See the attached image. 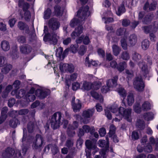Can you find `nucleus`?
Returning <instances> with one entry per match:
<instances>
[{
	"instance_id": "obj_1",
	"label": "nucleus",
	"mask_w": 158,
	"mask_h": 158,
	"mask_svg": "<svg viewBox=\"0 0 158 158\" xmlns=\"http://www.w3.org/2000/svg\"><path fill=\"white\" fill-rule=\"evenodd\" d=\"M61 118L62 114L60 112L55 113L52 116L50 123L53 129H56L60 127L62 123L61 121Z\"/></svg>"
},
{
	"instance_id": "obj_2",
	"label": "nucleus",
	"mask_w": 158,
	"mask_h": 158,
	"mask_svg": "<svg viewBox=\"0 0 158 158\" xmlns=\"http://www.w3.org/2000/svg\"><path fill=\"white\" fill-rule=\"evenodd\" d=\"M30 138L32 139V147L34 149H38L42 147L44 141L42 135L39 134H37L35 139L33 136H31Z\"/></svg>"
},
{
	"instance_id": "obj_3",
	"label": "nucleus",
	"mask_w": 158,
	"mask_h": 158,
	"mask_svg": "<svg viewBox=\"0 0 158 158\" xmlns=\"http://www.w3.org/2000/svg\"><path fill=\"white\" fill-rule=\"evenodd\" d=\"M132 109L131 108L125 109L123 107H120L118 109L119 115L124 117L128 122H131L132 120L131 117Z\"/></svg>"
},
{
	"instance_id": "obj_4",
	"label": "nucleus",
	"mask_w": 158,
	"mask_h": 158,
	"mask_svg": "<svg viewBox=\"0 0 158 158\" xmlns=\"http://www.w3.org/2000/svg\"><path fill=\"white\" fill-rule=\"evenodd\" d=\"M135 89L139 92H142L144 90L145 84L141 77H136L133 82Z\"/></svg>"
},
{
	"instance_id": "obj_5",
	"label": "nucleus",
	"mask_w": 158,
	"mask_h": 158,
	"mask_svg": "<svg viewBox=\"0 0 158 158\" xmlns=\"http://www.w3.org/2000/svg\"><path fill=\"white\" fill-rule=\"evenodd\" d=\"M57 35L55 33L50 34L49 33H45L44 37L43 40L45 42H48L50 44L55 45L57 44L58 40L56 38Z\"/></svg>"
},
{
	"instance_id": "obj_6",
	"label": "nucleus",
	"mask_w": 158,
	"mask_h": 158,
	"mask_svg": "<svg viewBox=\"0 0 158 158\" xmlns=\"http://www.w3.org/2000/svg\"><path fill=\"white\" fill-rule=\"evenodd\" d=\"M138 66L141 70V72L145 77H147V75L149 73L148 67L147 64L143 60H142L141 61L139 62L138 63Z\"/></svg>"
},
{
	"instance_id": "obj_7",
	"label": "nucleus",
	"mask_w": 158,
	"mask_h": 158,
	"mask_svg": "<svg viewBox=\"0 0 158 158\" xmlns=\"http://www.w3.org/2000/svg\"><path fill=\"white\" fill-rule=\"evenodd\" d=\"M50 91L49 89H37L35 92V95L40 99L45 98L50 94Z\"/></svg>"
},
{
	"instance_id": "obj_8",
	"label": "nucleus",
	"mask_w": 158,
	"mask_h": 158,
	"mask_svg": "<svg viewBox=\"0 0 158 158\" xmlns=\"http://www.w3.org/2000/svg\"><path fill=\"white\" fill-rule=\"evenodd\" d=\"M48 23L49 27L53 31L58 29L60 26V22L54 18L50 19Z\"/></svg>"
},
{
	"instance_id": "obj_9",
	"label": "nucleus",
	"mask_w": 158,
	"mask_h": 158,
	"mask_svg": "<svg viewBox=\"0 0 158 158\" xmlns=\"http://www.w3.org/2000/svg\"><path fill=\"white\" fill-rule=\"evenodd\" d=\"M60 69L61 72L68 71L71 73L73 72L74 67L73 65L72 64L61 63L60 65Z\"/></svg>"
},
{
	"instance_id": "obj_10",
	"label": "nucleus",
	"mask_w": 158,
	"mask_h": 158,
	"mask_svg": "<svg viewBox=\"0 0 158 158\" xmlns=\"http://www.w3.org/2000/svg\"><path fill=\"white\" fill-rule=\"evenodd\" d=\"M142 30L146 34L150 32H155L158 29V27L154 24H152L148 26H144L142 27Z\"/></svg>"
},
{
	"instance_id": "obj_11",
	"label": "nucleus",
	"mask_w": 158,
	"mask_h": 158,
	"mask_svg": "<svg viewBox=\"0 0 158 158\" xmlns=\"http://www.w3.org/2000/svg\"><path fill=\"white\" fill-rule=\"evenodd\" d=\"M26 91L24 89H20L18 90L16 89L13 90L11 92V94L13 95H15L16 98L18 99H20L25 96Z\"/></svg>"
},
{
	"instance_id": "obj_12",
	"label": "nucleus",
	"mask_w": 158,
	"mask_h": 158,
	"mask_svg": "<svg viewBox=\"0 0 158 158\" xmlns=\"http://www.w3.org/2000/svg\"><path fill=\"white\" fill-rule=\"evenodd\" d=\"M21 52L23 54H27L32 51V48L27 44H23L20 47Z\"/></svg>"
},
{
	"instance_id": "obj_13",
	"label": "nucleus",
	"mask_w": 158,
	"mask_h": 158,
	"mask_svg": "<svg viewBox=\"0 0 158 158\" xmlns=\"http://www.w3.org/2000/svg\"><path fill=\"white\" fill-rule=\"evenodd\" d=\"M15 150L10 147L7 148L2 153V156L5 158H10L14 154Z\"/></svg>"
},
{
	"instance_id": "obj_14",
	"label": "nucleus",
	"mask_w": 158,
	"mask_h": 158,
	"mask_svg": "<svg viewBox=\"0 0 158 158\" xmlns=\"http://www.w3.org/2000/svg\"><path fill=\"white\" fill-rule=\"evenodd\" d=\"M83 27L82 25L78 26L77 28H76L74 31H73L71 34V35L73 39H74L76 36H78L83 32Z\"/></svg>"
},
{
	"instance_id": "obj_15",
	"label": "nucleus",
	"mask_w": 158,
	"mask_h": 158,
	"mask_svg": "<svg viewBox=\"0 0 158 158\" xmlns=\"http://www.w3.org/2000/svg\"><path fill=\"white\" fill-rule=\"evenodd\" d=\"M118 78V76H115L113 78L108 80L106 82V85L109 88L115 87L117 85V81Z\"/></svg>"
},
{
	"instance_id": "obj_16",
	"label": "nucleus",
	"mask_w": 158,
	"mask_h": 158,
	"mask_svg": "<svg viewBox=\"0 0 158 158\" xmlns=\"http://www.w3.org/2000/svg\"><path fill=\"white\" fill-rule=\"evenodd\" d=\"M154 15L149 13L145 16L143 19L142 22L143 24H147L150 23L152 21L154 18Z\"/></svg>"
},
{
	"instance_id": "obj_17",
	"label": "nucleus",
	"mask_w": 158,
	"mask_h": 158,
	"mask_svg": "<svg viewBox=\"0 0 158 158\" xmlns=\"http://www.w3.org/2000/svg\"><path fill=\"white\" fill-rule=\"evenodd\" d=\"M106 141L105 140L100 139L98 141V144L99 146L102 148L109 147V142L108 137H106Z\"/></svg>"
},
{
	"instance_id": "obj_18",
	"label": "nucleus",
	"mask_w": 158,
	"mask_h": 158,
	"mask_svg": "<svg viewBox=\"0 0 158 158\" xmlns=\"http://www.w3.org/2000/svg\"><path fill=\"white\" fill-rule=\"evenodd\" d=\"M94 111V108L85 110L83 112L82 117L90 118L93 115Z\"/></svg>"
},
{
	"instance_id": "obj_19",
	"label": "nucleus",
	"mask_w": 158,
	"mask_h": 158,
	"mask_svg": "<svg viewBox=\"0 0 158 158\" xmlns=\"http://www.w3.org/2000/svg\"><path fill=\"white\" fill-rule=\"evenodd\" d=\"M76 101H77L76 102L73 103V104L72 105L73 110L75 112L79 111L81 106L80 101L79 99H77Z\"/></svg>"
},
{
	"instance_id": "obj_20",
	"label": "nucleus",
	"mask_w": 158,
	"mask_h": 158,
	"mask_svg": "<svg viewBox=\"0 0 158 158\" xmlns=\"http://www.w3.org/2000/svg\"><path fill=\"white\" fill-rule=\"evenodd\" d=\"M137 128L141 130H143L145 127V123L144 121L142 119H138L136 123Z\"/></svg>"
},
{
	"instance_id": "obj_21",
	"label": "nucleus",
	"mask_w": 158,
	"mask_h": 158,
	"mask_svg": "<svg viewBox=\"0 0 158 158\" xmlns=\"http://www.w3.org/2000/svg\"><path fill=\"white\" fill-rule=\"evenodd\" d=\"M19 121L17 118H14L11 119L9 121V125L13 128H15L17 126L18 124H20Z\"/></svg>"
},
{
	"instance_id": "obj_22",
	"label": "nucleus",
	"mask_w": 158,
	"mask_h": 158,
	"mask_svg": "<svg viewBox=\"0 0 158 158\" xmlns=\"http://www.w3.org/2000/svg\"><path fill=\"white\" fill-rule=\"evenodd\" d=\"M126 12V10L124 6V3L123 2L119 6L117 10L116 11V14L117 15L120 16L121 15Z\"/></svg>"
},
{
	"instance_id": "obj_23",
	"label": "nucleus",
	"mask_w": 158,
	"mask_h": 158,
	"mask_svg": "<svg viewBox=\"0 0 158 158\" xmlns=\"http://www.w3.org/2000/svg\"><path fill=\"white\" fill-rule=\"evenodd\" d=\"M54 14L56 16H62L63 13L61 11V7L58 5H56L54 7Z\"/></svg>"
},
{
	"instance_id": "obj_24",
	"label": "nucleus",
	"mask_w": 158,
	"mask_h": 158,
	"mask_svg": "<svg viewBox=\"0 0 158 158\" xmlns=\"http://www.w3.org/2000/svg\"><path fill=\"white\" fill-rule=\"evenodd\" d=\"M1 46L2 50L4 51H7L10 49L9 43L6 40L2 41L1 43Z\"/></svg>"
},
{
	"instance_id": "obj_25",
	"label": "nucleus",
	"mask_w": 158,
	"mask_h": 158,
	"mask_svg": "<svg viewBox=\"0 0 158 158\" xmlns=\"http://www.w3.org/2000/svg\"><path fill=\"white\" fill-rule=\"evenodd\" d=\"M82 128L84 130L85 132L89 133L92 135L95 131V129L94 127H90V126L87 125L83 126Z\"/></svg>"
},
{
	"instance_id": "obj_26",
	"label": "nucleus",
	"mask_w": 158,
	"mask_h": 158,
	"mask_svg": "<svg viewBox=\"0 0 158 158\" xmlns=\"http://www.w3.org/2000/svg\"><path fill=\"white\" fill-rule=\"evenodd\" d=\"M137 41L136 36L134 34L130 35L129 41L131 46H133L135 44Z\"/></svg>"
},
{
	"instance_id": "obj_27",
	"label": "nucleus",
	"mask_w": 158,
	"mask_h": 158,
	"mask_svg": "<svg viewBox=\"0 0 158 158\" xmlns=\"http://www.w3.org/2000/svg\"><path fill=\"white\" fill-rule=\"evenodd\" d=\"M143 117L144 119L147 121L151 120L153 118V114L151 112L144 113Z\"/></svg>"
},
{
	"instance_id": "obj_28",
	"label": "nucleus",
	"mask_w": 158,
	"mask_h": 158,
	"mask_svg": "<svg viewBox=\"0 0 158 158\" xmlns=\"http://www.w3.org/2000/svg\"><path fill=\"white\" fill-rule=\"evenodd\" d=\"M35 123L33 122L30 121L28 123L27 125V129L29 133H32L35 130Z\"/></svg>"
},
{
	"instance_id": "obj_29",
	"label": "nucleus",
	"mask_w": 158,
	"mask_h": 158,
	"mask_svg": "<svg viewBox=\"0 0 158 158\" xmlns=\"http://www.w3.org/2000/svg\"><path fill=\"white\" fill-rule=\"evenodd\" d=\"M89 6L86 5L82 9V18H85L86 17L89 16V15L88 14L89 13Z\"/></svg>"
},
{
	"instance_id": "obj_30",
	"label": "nucleus",
	"mask_w": 158,
	"mask_h": 158,
	"mask_svg": "<svg viewBox=\"0 0 158 158\" xmlns=\"http://www.w3.org/2000/svg\"><path fill=\"white\" fill-rule=\"evenodd\" d=\"M142 110L144 111H147L150 110L151 105L148 102H145L142 106Z\"/></svg>"
},
{
	"instance_id": "obj_31",
	"label": "nucleus",
	"mask_w": 158,
	"mask_h": 158,
	"mask_svg": "<svg viewBox=\"0 0 158 158\" xmlns=\"http://www.w3.org/2000/svg\"><path fill=\"white\" fill-rule=\"evenodd\" d=\"M112 49L113 54L115 56H117L119 54L121 51V48L117 45L114 44L112 46Z\"/></svg>"
},
{
	"instance_id": "obj_32",
	"label": "nucleus",
	"mask_w": 158,
	"mask_h": 158,
	"mask_svg": "<svg viewBox=\"0 0 158 158\" xmlns=\"http://www.w3.org/2000/svg\"><path fill=\"white\" fill-rule=\"evenodd\" d=\"M52 14V10L49 8H48L44 12V18L45 19H49Z\"/></svg>"
},
{
	"instance_id": "obj_33",
	"label": "nucleus",
	"mask_w": 158,
	"mask_h": 158,
	"mask_svg": "<svg viewBox=\"0 0 158 158\" xmlns=\"http://www.w3.org/2000/svg\"><path fill=\"white\" fill-rule=\"evenodd\" d=\"M80 23V21L77 19L73 18L70 21L69 25L71 27H74L78 25Z\"/></svg>"
},
{
	"instance_id": "obj_34",
	"label": "nucleus",
	"mask_w": 158,
	"mask_h": 158,
	"mask_svg": "<svg viewBox=\"0 0 158 158\" xmlns=\"http://www.w3.org/2000/svg\"><path fill=\"white\" fill-rule=\"evenodd\" d=\"M12 68V66L10 64H7L5 66L2 68L1 70L2 72L4 74H6L8 73Z\"/></svg>"
},
{
	"instance_id": "obj_35",
	"label": "nucleus",
	"mask_w": 158,
	"mask_h": 158,
	"mask_svg": "<svg viewBox=\"0 0 158 158\" xmlns=\"http://www.w3.org/2000/svg\"><path fill=\"white\" fill-rule=\"evenodd\" d=\"M82 88L84 90H89L92 89V83L85 81L83 84Z\"/></svg>"
},
{
	"instance_id": "obj_36",
	"label": "nucleus",
	"mask_w": 158,
	"mask_h": 158,
	"mask_svg": "<svg viewBox=\"0 0 158 158\" xmlns=\"http://www.w3.org/2000/svg\"><path fill=\"white\" fill-rule=\"evenodd\" d=\"M149 45L150 42L147 40H144L141 43L142 48L144 50H146L149 48Z\"/></svg>"
},
{
	"instance_id": "obj_37",
	"label": "nucleus",
	"mask_w": 158,
	"mask_h": 158,
	"mask_svg": "<svg viewBox=\"0 0 158 158\" xmlns=\"http://www.w3.org/2000/svg\"><path fill=\"white\" fill-rule=\"evenodd\" d=\"M117 91L120 95L124 98L126 96L127 93L124 88L119 87L117 89Z\"/></svg>"
},
{
	"instance_id": "obj_38",
	"label": "nucleus",
	"mask_w": 158,
	"mask_h": 158,
	"mask_svg": "<svg viewBox=\"0 0 158 158\" xmlns=\"http://www.w3.org/2000/svg\"><path fill=\"white\" fill-rule=\"evenodd\" d=\"M85 145L86 148L90 150L95 148L94 146L93 145L92 142L90 140H87L85 141Z\"/></svg>"
},
{
	"instance_id": "obj_39",
	"label": "nucleus",
	"mask_w": 158,
	"mask_h": 158,
	"mask_svg": "<svg viewBox=\"0 0 158 158\" xmlns=\"http://www.w3.org/2000/svg\"><path fill=\"white\" fill-rule=\"evenodd\" d=\"M25 97L27 102H32L36 98L35 96L34 95L29 94H26Z\"/></svg>"
},
{
	"instance_id": "obj_40",
	"label": "nucleus",
	"mask_w": 158,
	"mask_h": 158,
	"mask_svg": "<svg viewBox=\"0 0 158 158\" xmlns=\"http://www.w3.org/2000/svg\"><path fill=\"white\" fill-rule=\"evenodd\" d=\"M126 65V62L125 61H123L120 63L118 65L117 64L116 67L118 71L121 72L124 70Z\"/></svg>"
},
{
	"instance_id": "obj_41",
	"label": "nucleus",
	"mask_w": 158,
	"mask_h": 158,
	"mask_svg": "<svg viewBox=\"0 0 158 158\" xmlns=\"http://www.w3.org/2000/svg\"><path fill=\"white\" fill-rule=\"evenodd\" d=\"M134 111L137 113L140 114L142 110V108L141 107L140 104L139 103H135L134 106Z\"/></svg>"
},
{
	"instance_id": "obj_42",
	"label": "nucleus",
	"mask_w": 158,
	"mask_h": 158,
	"mask_svg": "<svg viewBox=\"0 0 158 158\" xmlns=\"http://www.w3.org/2000/svg\"><path fill=\"white\" fill-rule=\"evenodd\" d=\"M102 85L101 83L99 81H95L92 83V89L98 90L100 88Z\"/></svg>"
},
{
	"instance_id": "obj_43",
	"label": "nucleus",
	"mask_w": 158,
	"mask_h": 158,
	"mask_svg": "<svg viewBox=\"0 0 158 158\" xmlns=\"http://www.w3.org/2000/svg\"><path fill=\"white\" fill-rule=\"evenodd\" d=\"M91 96L97 100H99L100 99L101 102L103 101V99L101 98V96L97 92L94 91H91L90 92Z\"/></svg>"
},
{
	"instance_id": "obj_44",
	"label": "nucleus",
	"mask_w": 158,
	"mask_h": 158,
	"mask_svg": "<svg viewBox=\"0 0 158 158\" xmlns=\"http://www.w3.org/2000/svg\"><path fill=\"white\" fill-rule=\"evenodd\" d=\"M127 100L128 105L131 106L134 102V98L132 94H130L127 96Z\"/></svg>"
},
{
	"instance_id": "obj_45",
	"label": "nucleus",
	"mask_w": 158,
	"mask_h": 158,
	"mask_svg": "<svg viewBox=\"0 0 158 158\" xmlns=\"http://www.w3.org/2000/svg\"><path fill=\"white\" fill-rule=\"evenodd\" d=\"M33 28V30L32 31L31 34L30 35L29 41L30 42H33L35 41L36 39V35L35 34V29L34 27L33 24L32 25Z\"/></svg>"
},
{
	"instance_id": "obj_46",
	"label": "nucleus",
	"mask_w": 158,
	"mask_h": 158,
	"mask_svg": "<svg viewBox=\"0 0 158 158\" xmlns=\"http://www.w3.org/2000/svg\"><path fill=\"white\" fill-rule=\"evenodd\" d=\"M133 59L135 61H136L138 63L139 62L141 61L142 59H141V56L139 53L135 52L133 56Z\"/></svg>"
},
{
	"instance_id": "obj_47",
	"label": "nucleus",
	"mask_w": 158,
	"mask_h": 158,
	"mask_svg": "<svg viewBox=\"0 0 158 158\" xmlns=\"http://www.w3.org/2000/svg\"><path fill=\"white\" fill-rule=\"evenodd\" d=\"M121 58L124 60H128L130 58V55L128 52H123L121 54Z\"/></svg>"
},
{
	"instance_id": "obj_48",
	"label": "nucleus",
	"mask_w": 158,
	"mask_h": 158,
	"mask_svg": "<svg viewBox=\"0 0 158 158\" xmlns=\"http://www.w3.org/2000/svg\"><path fill=\"white\" fill-rule=\"evenodd\" d=\"M126 31V29L123 28H120L117 29L116 34L118 36L123 35Z\"/></svg>"
},
{
	"instance_id": "obj_49",
	"label": "nucleus",
	"mask_w": 158,
	"mask_h": 158,
	"mask_svg": "<svg viewBox=\"0 0 158 158\" xmlns=\"http://www.w3.org/2000/svg\"><path fill=\"white\" fill-rule=\"evenodd\" d=\"M67 133L69 137H73L75 134V131L74 130L69 128V127H68L67 130Z\"/></svg>"
},
{
	"instance_id": "obj_50",
	"label": "nucleus",
	"mask_w": 158,
	"mask_h": 158,
	"mask_svg": "<svg viewBox=\"0 0 158 158\" xmlns=\"http://www.w3.org/2000/svg\"><path fill=\"white\" fill-rule=\"evenodd\" d=\"M86 48L84 45H81L80 46L79 51H78V53L81 56L84 55L86 51Z\"/></svg>"
},
{
	"instance_id": "obj_51",
	"label": "nucleus",
	"mask_w": 158,
	"mask_h": 158,
	"mask_svg": "<svg viewBox=\"0 0 158 158\" xmlns=\"http://www.w3.org/2000/svg\"><path fill=\"white\" fill-rule=\"evenodd\" d=\"M17 41L20 44H24L26 42V38L25 36L23 35H20L17 38Z\"/></svg>"
},
{
	"instance_id": "obj_52",
	"label": "nucleus",
	"mask_w": 158,
	"mask_h": 158,
	"mask_svg": "<svg viewBox=\"0 0 158 158\" xmlns=\"http://www.w3.org/2000/svg\"><path fill=\"white\" fill-rule=\"evenodd\" d=\"M152 146L149 144L147 145L143 148L144 151L147 153H150L152 152Z\"/></svg>"
},
{
	"instance_id": "obj_53",
	"label": "nucleus",
	"mask_w": 158,
	"mask_h": 158,
	"mask_svg": "<svg viewBox=\"0 0 158 158\" xmlns=\"http://www.w3.org/2000/svg\"><path fill=\"white\" fill-rule=\"evenodd\" d=\"M27 25L24 22L19 21L18 23V26L19 29L21 30H23Z\"/></svg>"
},
{
	"instance_id": "obj_54",
	"label": "nucleus",
	"mask_w": 158,
	"mask_h": 158,
	"mask_svg": "<svg viewBox=\"0 0 158 158\" xmlns=\"http://www.w3.org/2000/svg\"><path fill=\"white\" fill-rule=\"evenodd\" d=\"M144 59L147 62V64L149 65H152V59L150 56L148 54H146L144 57Z\"/></svg>"
},
{
	"instance_id": "obj_55",
	"label": "nucleus",
	"mask_w": 158,
	"mask_h": 158,
	"mask_svg": "<svg viewBox=\"0 0 158 158\" xmlns=\"http://www.w3.org/2000/svg\"><path fill=\"white\" fill-rule=\"evenodd\" d=\"M78 48V44H76L74 45H72L70 46V49L73 53H75L77 51Z\"/></svg>"
},
{
	"instance_id": "obj_56",
	"label": "nucleus",
	"mask_w": 158,
	"mask_h": 158,
	"mask_svg": "<svg viewBox=\"0 0 158 158\" xmlns=\"http://www.w3.org/2000/svg\"><path fill=\"white\" fill-rule=\"evenodd\" d=\"M51 151L53 155H55L59 152V149L57 146L55 144L52 145Z\"/></svg>"
},
{
	"instance_id": "obj_57",
	"label": "nucleus",
	"mask_w": 158,
	"mask_h": 158,
	"mask_svg": "<svg viewBox=\"0 0 158 158\" xmlns=\"http://www.w3.org/2000/svg\"><path fill=\"white\" fill-rule=\"evenodd\" d=\"M110 134L109 135V136L110 137H111L112 136H113L112 138L113 139V141L115 143L118 142L119 140L117 138V136L115 135H113V136L112 135H114V131H112L111 130H110Z\"/></svg>"
},
{
	"instance_id": "obj_58",
	"label": "nucleus",
	"mask_w": 158,
	"mask_h": 158,
	"mask_svg": "<svg viewBox=\"0 0 158 158\" xmlns=\"http://www.w3.org/2000/svg\"><path fill=\"white\" fill-rule=\"evenodd\" d=\"M121 45L122 48L124 50L127 49V45L126 40L124 38H122L121 40Z\"/></svg>"
},
{
	"instance_id": "obj_59",
	"label": "nucleus",
	"mask_w": 158,
	"mask_h": 158,
	"mask_svg": "<svg viewBox=\"0 0 158 158\" xmlns=\"http://www.w3.org/2000/svg\"><path fill=\"white\" fill-rule=\"evenodd\" d=\"M125 73L127 75V78H128L129 80L131 79V78L133 76V72L132 70H129L128 69H126L125 70Z\"/></svg>"
},
{
	"instance_id": "obj_60",
	"label": "nucleus",
	"mask_w": 158,
	"mask_h": 158,
	"mask_svg": "<svg viewBox=\"0 0 158 158\" xmlns=\"http://www.w3.org/2000/svg\"><path fill=\"white\" fill-rule=\"evenodd\" d=\"M63 52V48L60 47L57 49L56 54L57 56L60 58H61L62 56Z\"/></svg>"
},
{
	"instance_id": "obj_61",
	"label": "nucleus",
	"mask_w": 158,
	"mask_h": 158,
	"mask_svg": "<svg viewBox=\"0 0 158 158\" xmlns=\"http://www.w3.org/2000/svg\"><path fill=\"white\" fill-rule=\"evenodd\" d=\"M15 100L14 98H11L8 101V106L10 107H12L13 106L14 104L15 103Z\"/></svg>"
},
{
	"instance_id": "obj_62",
	"label": "nucleus",
	"mask_w": 158,
	"mask_h": 158,
	"mask_svg": "<svg viewBox=\"0 0 158 158\" xmlns=\"http://www.w3.org/2000/svg\"><path fill=\"white\" fill-rule=\"evenodd\" d=\"M24 12V19L26 21H28L31 18V13L29 11H27Z\"/></svg>"
},
{
	"instance_id": "obj_63",
	"label": "nucleus",
	"mask_w": 158,
	"mask_h": 158,
	"mask_svg": "<svg viewBox=\"0 0 158 158\" xmlns=\"http://www.w3.org/2000/svg\"><path fill=\"white\" fill-rule=\"evenodd\" d=\"M98 53L100 56L104 58L105 57V52L101 48L98 49Z\"/></svg>"
},
{
	"instance_id": "obj_64",
	"label": "nucleus",
	"mask_w": 158,
	"mask_h": 158,
	"mask_svg": "<svg viewBox=\"0 0 158 158\" xmlns=\"http://www.w3.org/2000/svg\"><path fill=\"white\" fill-rule=\"evenodd\" d=\"M68 127H69V128H71L75 130L78 127V123L77 121H74L73 122L72 124L69 125Z\"/></svg>"
}]
</instances>
